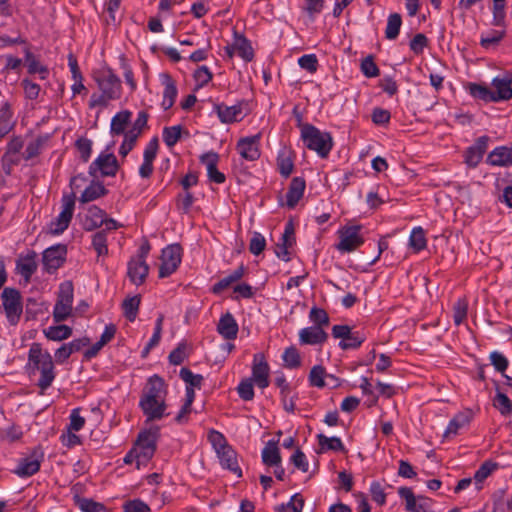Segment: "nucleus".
Segmentation results:
<instances>
[{
  "label": "nucleus",
  "mask_w": 512,
  "mask_h": 512,
  "mask_svg": "<svg viewBox=\"0 0 512 512\" xmlns=\"http://www.w3.org/2000/svg\"><path fill=\"white\" fill-rule=\"evenodd\" d=\"M166 395L164 380L157 375L150 377L139 401V406L147 417V421L161 420L167 415Z\"/></svg>",
  "instance_id": "f257e3e1"
},
{
  "label": "nucleus",
  "mask_w": 512,
  "mask_h": 512,
  "mask_svg": "<svg viewBox=\"0 0 512 512\" xmlns=\"http://www.w3.org/2000/svg\"><path fill=\"white\" fill-rule=\"evenodd\" d=\"M28 367L32 374L40 372L38 386L41 393L49 388L55 379L54 364L52 356L46 350H43L39 343H33L28 352Z\"/></svg>",
  "instance_id": "f03ea898"
},
{
  "label": "nucleus",
  "mask_w": 512,
  "mask_h": 512,
  "mask_svg": "<svg viewBox=\"0 0 512 512\" xmlns=\"http://www.w3.org/2000/svg\"><path fill=\"white\" fill-rule=\"evenodd\" d=\"M94 80L101 93H93L91 95L89 100L90 108L107 106L111 100L120 97L121 81L110 69H103L95 73Z\"/></svg>",
  "instance_id": "7ed1b4c3"
},
{
  "label": "nucleus",
  "mask_w": 512,
  "mask_h": 512,
  "mask_svg": "<svg viewBox=\"0 0 512 512\" xmlns=\"http://www.w3.org/2000/svg\"><path fill=\"white\" fill-rule=\"evenodd\" d=\"M157 438V428L141 432L134 446L125 455L124 463H135L137 469L147 466L156 451Z\"/></svg>",
  "instance_id": "20e7f679"
},
{
  "label": "nucleus",
  "mask_w": 512,
  "mask_h": 512,
  "mask_svg": "<svg viewBox=\"0 0 512 512\" xmlns=\"http://www.w3.org/2000/svg\"><path fill=\"white\" fill-rule=\"evenodd\" d=\"M301 139L306 148L315 151L321 158L327 157L333 147L330 133L321 131L311 124L301 126Z\"/></svg>",
  "instance_id": "39448f33"
},
{
  "label": "nucleus",
  "mask_w": 512,
  "mask_h": 512,
  "mask_svg": "<svg viewBox=\"0 0 512 512\" xmlns=\"http://www.w3.org/2000/svg\"><path fill=\"white\" fill-rule=\"evenodd\" d=\"M73 284L71 281H64L59 285L58 297L53 309V319L55 322L66 320L72 312L73 304Z\"/></svg>",
  "instance_id": "423d86ee"
},
{
  "label": "nucleus",
  "mask_w": 512,
  "mask_h": 512,
  "mask_svg": "<svg viewBox=\"0 0 512 512\" xmlns=\"http://www.w3.org/2000/svg\"><path fill=\"white\" fill-rule=\"evenodd\" d=\"M75 208V194L64 195L61 201V211L49 224V232L53 235L62 234L69 226Z\"/></svg>",
  "instance_id": "0eeeda50"
},
{
  "label": "nucleus",
  "mask_w": 512,
  "mask_h": 512,
  "mask_svg": "<svg viewBox=\"0 0 512 512\" xmlns=\"http://www.w3.org/2000/svg\"><path fill=\"white\" fill-rule=\"evenodd\" d=\"M1 300L8 322L11 325H16L22 314L20 292L14 288L6 287L1 293Z\"/></svg>",
  "instance_id": "6e6552de"
},
{
  "label": "nucleus",
  "mask_w": 512,
  "mask_h": 512,
  "mask_svg": "<svg viewBox=\"0 0 512 512\" xmlns=\"http://www.w3.org/2000/svg\"><path fill=\"white\" fill-rule=\"evenodd\" d=\"M361 226L346 225L338 230L339 243L336 248L340 252H352L364 243L363 237L360 235Z\"/></svg>",
  "instance_id": "1a4fd4ad"
},
{
  "label": "nucleus",
  "mask_w": 512,
  "mask_h": 512,
  "mask_svg": "<svg viewBox=\"0 0 512 512\" xmlns=\"http://www.w3.org/2000/svg\"><path fill=\"white\" fill-rule=\"evenodd\" d=\"M181 263V247L178 244L168 245L162 250L159 277L165 278L176 271Z\"/></svg>",
  "instance_id": "9d476101"
},
{
  "label": "nucleus",
  "mask_w": 512,
  "mask_h": 512,
  "mask_svg": "<svg viewBox=\"0 0 512 512\" xmlns=\"http://www.w3.org/2000/svg\"><path fill=\"white\" fill-rule=\"evenodd\" d=\"M118 170L117 159L112 153L100 154L90 165L89 174L93 177L114 176Z\"/></svg>",
  "instance_id": "9b49d317"
},
{
  "label": "nucleus",
  "mask_w": 512,
  "mask_h": 512,
  "mask_svg": "<svg viewBox=\"0 0 512 512\" xmlns=\"http://www.w3.org/2000/svg\"><path fill=\"white\" fill-rule=\"evenodd\" d=\"M43 461V453L34 449L28 456L21 458L14 473L19 477H29L37 473Z\"/></svg>",
  "instance_id": "f8f14e48"
},
{
  "label": "nucleus",
  "mask_w": 512,
  "mask_h": 512,
  "mask_svg": "<svg viewBox=\"0 0 512 512\" xmlns=\"http://www.w3.org/2000/svg\"><path fill=\"white\" fill-rule=\"evenodd\" d=\"M67 254V248L63 244H57L47 248L43 252V266L48 273L55 272L60 268Z\"/></svg>",
  "instance_id": "ddd939ff"
},
{
  "label": "nucleus",
  "mask_w": 512,
  "mask_h": 512,
  "mask_svg": "<svg viewBox=\"0 0 512 512\" xmlns=\"http://www.w3.org/2000/svg\"><path fill=\"white\" fill-rule=\"evenodd\" d=\"M260 134L240 138L236 144V150L242 159L255 161L260 157Z\"/></svg>",
  "instance_id": "4468645a"
},
{
  "label": "nucleus",
  "mask_w": 512,
  "mask_h": 512,
  "mask_svg": "<svg viewBox=\"0 0 512 512\" xmlns=\"http://www.w3.org/2000/svg\"><path fill=\"white\" fill-rule=\"evenodd\" d=\"M269 373L270 368L267 361L265 360L264 355L261 353L255 354L252 364V382H254L261 389L268 387Z\"/></svg>",
  "instance_id": "2eb2a0df"
},
{
  "label": "nucleus",
  "mask_w": 512,
  "mask_h": 512,
  "mask_svg": "<svg viewBox=\"0 0 512 512\" xmlns=\"http://www.w3.org/2000/svg\"><path fill=\"white\" fill-rule=\"evenodd\" d=\"M214 112L222 123L228 124L241 121L247 114V111L241 104L227 106L224 104H216Z\"/></svg>",
  "instance_id": "dca6fc26"
},
{
  "label": "nucleus",
  "mask_w": 512,
  "mask_h": 512,
  "mask_svg": "<svg viewBox=\"0 0 512 512\" xmlns=\"http://www.w3.org/2000/svg\"><path fill=\"white\" fill-rule=\"evenodd\" d=\"M491 84L494 88L493 95L496 98L495 102L512 98V74L505 73L502 77H495Z\"/></svg>",
  "instance_id": "f3484780"
},
{
  "label": "nucleus",
  "mask_w": 512,
  "mask_h": 512,
  "mask_svg": "<svg viewBox=\"0 0 512 512\" xmlns=\"http://www.w3.org/2000/svg\"><path fill=\"white\" fill-rule=\"evenodd\" d=\"M216 454L221 466L224 469L229 470L237 477L242 476V470L237 461V453L230 445L224 447L221 451H218V453Z\"/></svg>",
  "instance_id": "a211bd4d"
},
{
  "label": "nucleus",
  "mask_w": 512,
  "mask_h": 512,
  "mask_svg": "<svg viewBox=\"0 0 512 512\" xmlns=\"http://www.w3.org/2000/svg\"><path fill=\"white\" fill-rule=\"evenodd\" d=\"M488 147V137L482 136L476 143L469 147L465 153V163L469 167H476L483 158Z\"/></svg>",
  "instance_id": "6ab92c4d"
},
{
  "label": "nucleus",
  "mask_w": 512,
  "mask_h": 512,
  "mask_svg": "<svg viewBox=\"0 0 512 512\" xmlns=\"http://www.w3.org/2000/svg\"><path fill=\"white\" fill-rule=\"evenodd\" d=\"M327 333L320 326H310L299 331V341L303 345H317L325 342Z\"/></svg>",
  "instance_id": "aec40b11"
},
{
  "label": "nucleus",
  "mask_w": 512,
  "mask_h": 512,
  "mask_svg": "<svg viewBox=\"0 0 512 512\" xmlns=\"http://www.w3.org/2000/svg\"><path fill=\"white\" fill-rule=\"evenodd\" d=\"M149 267L144 259L132 258L128 263V277L135 285L144 282L148 275Z\"/></svg>",
  "instance_id": "412c9836"
},
{
  "label": "nucleus",
  "mask_w": 512,
  "mask_h": 512,
  "mask_svg": "<svg viewBox=\"0 0 512 512\" xmlns=\"http://www.w3.org/2000/svg\"><path fill=\"white\" fill-rule=\"evenodd\" d=\"M487 162L492 166H511L512 165V147L500 146L492 150Z\"/></svg>",
  "instance_id": "4be33fe9"
},
{
  "label": "nucleus",
  "mask_w": 512,
  "mask_h": 512,
  "mask_svg": "<svg viewBox=\"0 0 512 512\" xmlns=\"http://www.w3.org/2000/svg\"><path fill=\"white\" fill-rule=\"evenodd\" d=\"M201 162L206 166L208 177L211 181L221 184L225 181V176L222 172L218 171V155L214 152H209L201 157Z\"/></svg>",
  "instance_id": "5701e85b"
},
{
  "label": "nucleus",
  "mask_w": 512,
  "mask_h": 512,
  "mask_svg": "<svg viewBox=\"0 0 512 512\" xmlns=\"http://www.w3.org/2000/svg\"><path fill=\"white\" fill-rule=\"evenodd\" d=\"M294 232L292 225L289 224L286 226L284 233L281 236L280 242H278L275 246V253L278 258L289 261V248L293 245V238Z\"/></svg>",
  "instance_id": "b1692460"
},
{
  "label": "nucleus",
  "mask_w": 512,
  "mask_h": 512,
  "mask_svg": "<svg viewBox=\"0 0 512 512\" xmlns=\"http://www.w3.org/2000/svg\"><path fill=\"white\" fill-rule=\"evenodd\" d=\"M106 213L97 206H90L83 220V228L86 231H93L104 223Z\"/></svg>",
  "instance_id": "393cba45"
},
{
  "label": "nucleus",
  "mask_w": 512,
  "mask_h": 512,
  "mask_svg": "<svg viewBox=\"0 0 512 512\" xmlns=\"http://www.w3.org/2000/svg\"><path fill=\"white\" fill-rule=\"evenodd\" d=\"M217 330L227 340H233L237 337L238 324L232 314L226 313L220 318Z\"/></svg>",
  "instance_id": "a878e982"
},
{
  "label": "nucleus",
  "mask_w": 512,
  "mask_h": 512,
  "mask_svg": "<svg viewBox=\"0 0 512 512\" xmlns=\"http://www.w3.org/2000/svg\"><path fill=\"white\" fill-rule=\"evenodd\" d=\"M304 190V179L300 177L293 178L286 195V204L289 208H294L296 206V204L302 198Z\"/></svg>",
  "instance_id": "bb28decb"
},
{
  "label": "nucleus",
  "mask_w": 512,
  "mask_h": 512,
  "mask_svg": "<svg viewBox=\"0 0 512 512\" xmlns=\"http://www.w3.org/2000/svg\"><path fill=\"white\" fill-rule=\"evenodd\" d=\"M35 258L36 254L35 252H32L17 261L16 269L26 282L30 280L31 276L37 270V262Z\"/></svg>",
  "instance_id": "cd10ccee"
},
{
  "label": "nucleus",
  "mask_w": 512,
  "mask_h": 512,
  "mask_svg": "<svg viewBox=\"0 0 512 512\" xmlns=\"http://www.w3.org/2000/svg\"><path fill=\"white\" fill-rule=\"evenodd\" d=\"M161 79L164 86L163 100L161 105L165 110H167L171 108L175 102L177 96V88L174 81L168 74H162Z\"/></svg>",
  "instance_id": "c85d7f7f"
},
{
  "label": "nucleus",
  "mask_w": 512,
  "mask_h": 512,
  "mask_svg": "<svg viewBox=\"0 0 512 512\" xmlns=\"http://www.w3.org/2000/svg\"><path fill=\"white\" fill-rule=\"evenodd\" d=\"M470 423V416L467 413H458L449 422L445 432V438L456 436L462 429Z\"/></svg>",
  "instance_id": "c756f323"
},
{
  "label": "nucleus",
  "mask_w": 512,
  "mask_h": 512,
  "mask_svg": "<svg viewBox=\"0 0 512 512\" xmlns=\"http://www.w3.org/2000/svg\"><path fill=\"white\" fill-rule=\"evenodd\" d=\"M245 274V267L243 265L239 266L237 269H235L233 272H231L229 275L225 276L221 280H219L217 283H215L212 287V292L214 294H219L223 290L227 289L237 281H239Z\"/></svg>",
  "instance_id": "7c9ffc66"
},
{
  "label": "nucleus",
  "mask_w": 512,
  "mask_h": 512,
  "mask_svg": "<svg viewBox=\"0 0 512 512\" xmlns=\"http://www.w3.org/2000/svg\"><path fill=\"white\" fill-rule=\"evenodd\" d=\"M132 113L128 110L118 112L111 120L110 132L112 135H124L130 123Z\"/></svg>",
  "instance_id": "2f4dec72"
},
{
  "label": "nucleus",
  "mask_w": 512,
  "mask_h": 512,
  "mask_svg": "<svg viewBox=\"0 0 512 512\" xmlns=\"http://www.w3.org/2000/svg\"><path fill=\"white\" fill-rule=\"evenodd\" d=\"M233 45L238 56L245 61H251L253 59V49L249 41L238 33H234Z\"/></svg>",
  "instance_id": "473e14b6"
},
{
  "label": "nucleus",
  "mask_w": 512,
  "mask_h": 512,
  "mask_svg": "<svg viewBox=\"0 0 512 512\" xmlns=\"http://www.w3.org/2000/svg\"><path fill=\"white\" fill-rule=\"evenodd\" d=\"M107 193L106 188L101 183H91L81 194L79 200L81 203L94 201Z\"/></svg>",
  "instance_id": "72a5a7b5"
},
{
  "label": "nucleus",
  "mask_w": 512,
  "mask_h": 512,
  "mask_svg": "<svg viewBox=\"0 0 512 512\" xmlns=\"http://www.w3.org/2000/svg\"><path fill=\"white\" fill-rule=\"evenodd\" d=\"M262 460L268 466H277L281 462V457L277 445L269 441L262 450Z\"/></svg>",
  "instance_id": "f704fd0d"
},
{
  "label": "nucleus",
  "mask_w": 512,
  "mask_h": 512,
  "mask_svg": "<svg viewBox=\"0 0 512 512\" xmlns=\"http://www.w3.org/2000/svg\"><path fill=\"white\" fill-rule=\"evenodd\" d=\"M92 246L97 253V261L99 262L102 257L108 255V246H107V233L105 230H101L93 234L92 236Z\"/></svg>",
  "instance_id": "c9c22d12"
},
{
  "label": "nucleus",
  "mask_w": 512,
  "mask_h": 512,
  "mask_svg": "<svg viewBox=\"0 0 512 512\" xmlns=\"http://www.w3.org/2000/svg\"><path fill=\"white\" fill-rule=\"evenodd\" d=\"M45 336L52 341H62L72 335V329L67 325L50 326L44 330Z\"/></svg>",
  "instance_id": "e433bc0d"
},
{
  "label": "nucleus",
  "mask_w": 512,
  "mask_h": 512,
  "mask_svg": "<svg viewBox=\"0 0 512 512\" xmlns=\"http://www.w3.org/2000/svg\"><path fill=\"white\" fill-rule=\"evenodd\" d=\"M427 240L425 232L422 227H415L412 229L409 237V246L415 251L419 252L426 248Z\"/></svg>",
  "instance_id": "4c0bfd02"
},
{
  "label": "nucleus",
  "mask_w": 512,
  "mask_h": 512,
  "mask_svg": "<svg viewBox=\"0 0 512 512\" xmlns=\"http://www.w3.org/2000/svg\"><path fill=\"white\" fill-rule=\"evenodd\" d=\"M402 25V19L400 14L392 13L389 15L387 20V25L385 29V36L389 40H394L397 38L400 32V28Z\"/></svg>",
  "instance_id": "58836bf2"
},
{
  "label": "nucleus",
  "mask_w": 512,
  "mask_h": 512,
  "mask_svg": "<svg viewBox=\"0 0 512 512\" xmlns=\"http://www.w3.org/2000/svg\"><path fill=\"white\" fill-rule=\"evenodd\" d=\"M25 59L28 67V72L30 74H39L41 79H45L48 75V69L40 64V62L35 58V56L29 51L25 52Z\"/></svg>",
  "instance_id": "ea45409f"
},
{
  "label": "nucleus",
  "mask_w": 512,
  "mask_h": 512,
  "mask_svg": "<svg viewBox=\"0 0 512 512\" xmlns=\"http://www.w3.org/2000/svg\"><path fill=\"white\" fill-rule=\"evenodd\" d=\"M139 305H140V297L137 295L128 297L123 301V304H122L123 313L129 321L132 322L136 319Z\"/></svg>",
  "instance_id": "a19ab883"
},
{
  "label": "nucleus",
  "mask_w": 512,
  "mask_h": 512,
  "mask_svg": "<svg viewBox=\"0 0 512 512\" xmlns=\"http://www.w3.org/2000/svg\"><path fill=\"white\" fill-rule=\"evenodd\" d=\"M469 91L474 98L483 100L485 102H495L496 98L493 95V91L490 90L487 86L473 83L470 84Z\"/></svg>",
  "instance_id": "79ce46f5"
},
{
  "label": "nucleus",
  "mask_w": 512,
  "mask_h": 512,
  "mask_svg": "<svg viewBox=\"0 0 512 512\" xmlns=\"http://www.w3.org/2000/svg\"><path fill=\"white\" fill-rule=\"evenodd\" d=\"M318 443L322 450H333V451H343L344 445L340 438L338 437H327L323 434H318Z\"/></svg>",
  "instance_id": "37998d69"
},
{
  "label": "nucleus",
  "mask_w": 512,
  "mask_h": 512,
  "mask_svg": "<svg viewBox=\"0 0 512 512\" xmlns=\"http://www.w3.org/2000/svg\"><path fill=\"white\" fill-rule=\"evenodd\" d=\"M327 377L325 368L321 365L312 367L309 373V383L313 387L324 388V382Z\"/></svg>",
  "instance_id": "c03bdc74"
},
{
  "label": "nucleus",
  "mask_w": 512,
  "mask_h": 512,
  "mask_svg": "<svg viewBox=\"0 0 512 512\" xmlns=\"http://www.w3.org/2000/svg\"><path fill=\"white\" fill-rule=\"evenodd\" d=\"M194 397H195L194 389L192 387H186V401L183 404L181 410L179 411V413L177 414V416L175 418V420L178 423H182L186 420L187 415L191 411V405L194 401Z\"/></svg>",
  "instance_id": "a18cd8bd"
},
{
  "label": "nucleus",
  "mask_w": 512,
  "mask_h": 512,
  "mask_svg": "<svg viewBox=\"0 0 512 512\" xmlns=\"http://www.w3.org/2000/svg\"><path fill=\"white\" fill-rule=\"evenodd\" d=\"M304 501L302 497L295 494L291 497L290 501L286 504H281L276 508V512H301L303 509Z\"/></svg>",
  "instance_id": "49530a36"
},
{
  "label": "nucleus",
  "mask_w": 512,
  "mask_h": 512,
  "mask_svg": "<svg viewBox=\"0 0 512 512\" xmlns=\"http://www.w3.org/2000/svg\"><path fill=\"white\" fill-rule=\"evenodd\" d=\"M498 468V464L492 461H485L475 472L474 480L477 484L482 483L488 476Z\"/></svg>",
  "instance_id": "de8ad7c7"
},
{
  "label": "nucleus",
  "mask_w": 512,
  "mask_h": 512,
  "mask_svg": "<svg viewBox=\"0 0 512 512\" xmlns=\"http://www.w3.org/2000/svg\"><path fill=\"white\" fill-rule=\"evenodd\" d=\"M181 379L187 384L186 387L200 388L203 381V377L200 374H194L188 368H182L180 370Z\"/></svg>",
  "instance_id": "09e8293b"
},
{
  "label": "nucleus",
  "mask_w": 512,
  "mask_h": 512,
  "mask_svg": "<svg viewBox=\"0 0 512 512\" xmlns=\"http://www.w3.org/2000/svg\"><path fill=\"white\" fill-rule=\"evenodd\" d=\"M492 12H493L492 24L494 26H499V27L504 26L505 17H506L505 2L504 1L497 2L496 0H493Z\"/></svg>",
  "instance_id": "8fccbe9b"
},
{
  "label": "nucleus",
  "mask_w": 512,
  "mask_h": 512,
  "mask_svg": "<svg viewBox=\"0 0 512 512\" xmlns=\"http://www.w3.org/2000/svg\"><path fill=\"white\" fill-rule=\"evenodd\" d=\"M163 320H164V316L159 315V317L157 318V320L155 322L154 333H153L151 339L149 340V342L147 343L146 347L144 348V351H143L144 354H147L152 348H154L155 346H157L159 344L160 339H161V334H162Z\"/></svg>",
  "instance_id": "3c124183"
},
{
  "label": "nucleus",
  "mask_w": 512,
  "mask_h": 512,
  "mask_svg": "<svg viewBox=\"0 0 512 512\" xmlns=\"http://www.w3.org/2000/svg\"><path fill=\"white\" fill-rule=\"evenodd\" d=\"M468 304L464 299H458L453 307V319L456 325H460L467 317Z\"/></svg>",
  "instance_id": "603ef678"
},
{
  "label": "nucleus",
  "mask_w": 512,
  "mask_h": 512,
  "mask_svg": "<svg viewBox=\"0 0 512 512\" xmlns=\"http://www.w3.org/2000/svg\"><path fill=\"white\" fill-rule=\"evenodd\" d=\"M494 406L504 415H510L512 412V403L510 399L503 393L498 392L494 398Z\"/></svg>",
  "instance_id": "864d4df0"
},
{
  "label": "nucleus",
  "mask_w": 512,
  "mask_h": 512,
  "mask_svg": "<svg viewBox=\"0 0 512 512\" xmlns=\"http://www.w3.org/2000/svg\"><path fill=\"white\" fill-rule=\"evenodd\" d=\"M282 359L288 368H297L301 363L299 352L295 347L287 348L283 353Z\"/></svg>",
  "instance_id": "5fc2aeb1"
},
{
  "label": "nucleus",
  "mask_w": 512,
  "mask_h": 512,
  "mask_svg": "<svg viewBox=\"0 0 512 512\" xmlns=\"http://www.w3.org/2000/svg\"><path fill=\"white\" fill-rule=\"evenodd\" d=\"M181 136L180 126L166 127L163 130V140L168 147H173Z\"/></svg>",
  "instance_id": "6e6d98bb"
},
{
  "label": "nucleus",
  "mask_w": 512,
  "mask_h": 512,
  "mask_svg": "<svg viewBox=\"0 0 512 512\" xmlns=\"http://www.w3.org/2000/svg\"><path fill=\"white\" fill-rule=\"evenodd\" d=\"M365 341V336L360 332H351V334L339 343V346L344 349L358 348Z\"/></svg>",
  "instance_id": "4d7b16f0"
},
{
  "label": "nucleus",
  "mask_w": 512,
  "mask_h": 512,
  "mask_svg": "<svg viewBox=\"0 0 512 512\" xmlns=\"http://www.w3.org/2000/svg\"><path fill=\"white\" fill-rule=\"evenodd\" d=\"M309 319L311 322H313L314 326H320L323 328V326H327L329 323V317L325 310L318 308V307H312L309 313Z\"/></svg>",
  "instance_id": "13d9d810"
},
{
  "label": "nucleus",
  "mask_w": 512,
  "mask_h": 512,
  "mask_svg": "<svg viewBox=\"0 0 512 512\" xmlns=\"http://www.w3.org/2000/svg\"><path fill=\"white\" fill-rule=\"evenodd\" d=\"M299 66L310 73H314L318 68V59L315 54H306L298 59Z\"/></svg>",
  "instance_id": "bf43d9fd"
},
{
  "label": "nucleus",
  "mask_w": 512,
  "mask_h": 512,
  "mask_svg": "<svg viewBox=\"0 0 512 512\" xmlns=\"http://www.w3.org/2000/svg\"><path fill=\"white\" fill-rule=\"evenodd\" d=\"M196 87L201 88L208 84L212 79V73L207 66H200L194 73Z\"/></svg>",
  "instance_id": "052dcab7"
},
{
  "label": "nucleus",
  "mask_w": 512,
  "mask_h": 512,
  "mask_svg": "<svg viewBox=\"0 0 512 512\" xmlns=\"http://www.w3.org/2000/svg\"><path fill=\"white\" fill-rule=\"evenodd\" d=\"M489 359L491 364L496 369V371L502 374L505 372L509 362L508 359L501 352L493 351L492 353H490Z\"/></svg>",
  "instance_id": "680f3d73"
},
{
  "label": "nucleus",
  "mask_w": 512,
  "mask_h": 512,
  "mask_svg": "<svg viewBox=\"0 0 512 512\" xmlns=\"http://www.w3.org/2000/svg\"><path fill=\"white\" fill-rule=\"evenodd\" d=\"M138 137L139 136L135 135L134 132L127 131L124 134V140L119 148V154L123 157L127 156L135 146Z\"/></svg>",
  "instance_id": "e2e57ef3"
},
{
  "label": "nucleus",
  "mask_w": 512,
  "mask_h": 512,
  "mask_svg": "<svg viewBox=\"0 0 512 512\" xmlns=\"http://www.w3.org/2000/svg\"><path fill=\"white\" fill-rule=\"evenodd\" d=\"M21 85L27 99L35 100L39 97L41 88L38 84L30 81L29 79H23Z\"/></svg>",
  "instance_id": "0e129e2a"
},
{
  "label": "nucleus",
  "mask_w": 512,
  "mask_h": 512,
  "mask_svg": "<svg viewBox=\"0 0 512 512\" xmlns=\"http://www.w3.org/2000/svg\"><path fill=\"white\" fill-rule=\"evenodd\" d=\"M253 383L254 382H252L251 379H244L238 385V388H237L238 394L243 400L250 401L253 399V397H254Z\"/></svg>",
  "instance_id": "69168bd1"
},
{
  "label": "nucleus",
  "mask_w": 512,
  "mask_h": 512,
  "mask_svg": "<svg viewBox=\"0 0 512 512\" xmlns=\"http://www.w3.org/2000/svg\"><path fill=\"white\" fill-rule=\"evenodd\" d=\"M266 246L265 238L262 234L254 232L250 240L249 250L254 255H259Z\"/></svg>",
  "instance_id": "338daca9"
},
{
  "label": "nucleus",
  "mask_w": 512,
  "mask_h": 512,
  "mask_svg": "<svg viewBox=\"0 0 512 512\" xmlns=\"http://www.w3.org/2000/svg\"><path fill=\"white\" fill-rule=\"evenodd\" d=\"M43 143L44 140L40 137L33 139L31 142H29L23 154L24 158L26 160H30L36 157L40 153Z\"/></svg>",
  "instance_id": "774afa93"
}]
</instances>
